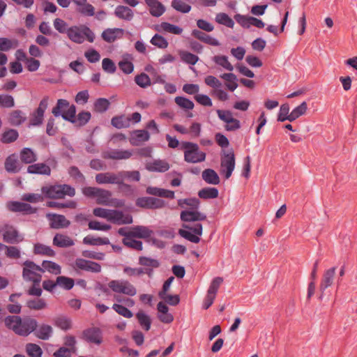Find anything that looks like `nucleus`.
Returning <instances> with one entry per match:
<instances>
[{
	"mask_svg": "<svg viewBox=\"0 0 357 357\" xmlns=\"http://www.w3.org/2000/svg\"><path fill=\"white\" fill-rule=\"evenodd\" d=\"M5 326L15 334L26 337L38 327V321L30 317L22 318L17 315H9L4 319Z\"/></svg>",
	"mask_w": 357,
	"mask_h": 357,
	"instance_id": "1",
	"label": "nucleus"
},
{
	"mask_svg": "<svg viewBox=\"0 0 357 357\" xmlns=\"http://www.w3.org/2000/svg\"><path fill=\"white\" fill-rule=\"evenodd\" d=\"M68 38L77 44H82L86 39L89 42L93 43L95 39V34L91 29L86 25L73 26L67 31Z\"/></svg>",
	"mask_w": 357,
	"mask_h": 357,
	"instance_id": "2",
	"label": "nucleus"
},
{
	"mask_svg": "<svg viewBox=\"0 0 357 357\" xmlns=\"http://www.w3.org/2000/svg\"><path fill=\"white\" fill-rule=\"evenodd\" d=\"M41 190L46 197L50 199H63L66 195L73 197L75 195V188L67 184L45 186Z\"/></svg>",
	"mask_w": 357,
	"mask_h": 357,
	"instance_id": "3",
	"label": "nucleus"
},
{
	"mask_svg": "<svg viewBox=\"0 0 357 357\" xmlns=\"http://www.w3.org/2000/svg\"><path fill=\"white\" fill-rule=\"evenodd\" d=\"M181 149L184 150V160L188 163H198L206 160V153L201 151L195 143L183 142Z\"/></svg>",
	"mask_w": 357,
	"mask_h": 357,
	"instance_id": "4",
	"label": "nucleus"
},
{
	"mask_svg": "<svg viewBox=\"0 0 357 357\" xmlns=\"http://www.w3.org/2000/svg\"><path fill=\"white\" fill-rule=\"evenodd\" d=\"M23 266V279L25 281L32 282L36 284L40 283L42 280V273H40V271H42L41 266L30 260L25 261Z\"/></svg>",
	"mask_w": 357,
	"mask_h": 357,
	"instance_id": "5",
	"label": "nucleus"
},
{
	"mask_svg": "<svg viewBox=\"0 0 357 357\" xmlns=\"http://www.w3.org/2000/svg\"><path fill=\"white\" fill-rule=\"evenodd\" d=\"M91 115L89 112L82 111L76 116V107L74 105L66 112L62 115V118L77 126H83L86 125L91 119Z\"/></svg>",
	"mask_w": 357,
	"mask_h": 357,
	"instance_id": "6",
	"label": "nucleus"
},
{
	"mask_svg": "<svg viewBox=\"0 0 357 357\" xmlns=\"http://www.w3.org/2000/svg\"><path fill=\"white\" fill-rule=\"evenodd\" d=\"M108 288L116 294H123L133 296L137 294V289L129 281L125 280H112L107 284Z\"/></svg>",
	"mask_w": 357,
	"mask_h": 357,
	"instance_id": "7",
	"label": "nucleus"
},
{
	"mask_svg": "<svg viewBox=\"0 0 357 357\" xmlns=\"http://www.w3.org/2000/svg\"><path fill=\"white\" fill-rule=\"evenodd\" d=\"M235 168V155L232 149L222 151L220 158V174L228 179Z\"/></svg>",
	"mask_w": 357,
	"mask_h": 357,
	"instance_id": "8",
	"label": "nucleus"
},
{
	"mask_svg": "<svg viewBox=\"0 0 357 357\" xmlns=\"http://www.w3.org/2000/svg\"><path fill=\"white\" fill-rule=\"evenodd\" d=\"M183 229L178 230V234L185 239L198 243L200 241L199 236L202 234V225L200 223H196L194 226L183 224Z\"/></svg>",
	"mask_w": 357,
	"mask_h": 357,
	"instance_id": "9",
	"label": "nucleus"
},
{
	"mask_svg": "<svg viewBox=\"0 0 357 357\" xmlns=\"http://www.w3.org/2000/svg\"><path fill=\"white\" fill-rule=\"evenodd\" d=\"M49 97L45 96L40 100L38 107L31 114L29 119V126H40L44 120L45 112L47 108Z\"/></svg>",
	"mask_w": 357,
	"mask_h": 357,
	"instance_id": "10",
	"label": "nucleus"
},
{
	"mask_svg": "<svg viewBox=\"0 0 357 357\" xmlns=\"http://www.w3.org/2000/svg\"><path fill=\"white\" fill-rule=\"evenodd\" d=\"M136 205L141 208L149 209H157L163 208L165 205V201L156 197H143L136 200Z\"/></svg>",
	"mask_w": 357,
	"mask_h": 357,
	"instance_id": "11",
	"label": "nucleus"
},
{
	"mask_svg": "<svg viewBox=\"0 0 357 357\" xmlns=\"http://www.w3.org/2000/svg\"><path fill=\"white\" fill-rule=\"evenodd\" d=\"M82 338L89 343L98 345L102 342V332L100 328L96 327L84 330L82 333Z\"/></svg>",
	"mask_w": 357,
	"mask_h": 357,
	"instance_id": "12",
	"label": "nucleus"
},
{
	"mask_svg": "<svg viewBox=\"0 0 357 357\" xmlns=\"http://www.w3.org/2000/svg\"><path fill=\"white\" fill-rule=\"evenodd\" d=\"M47 218L50 221V227L52 229L67 228L70 226V222L63 215L56 213H47Z\"/></svg>",
	"mask_w": 357,
	"mask_h": 357,
	"instance_id": "13",
	"label": "nucleus"
},
{
	"mask_svg": "<svg viewBox=\"0 0 357 357\" xmlns=\"http://www.w3.org/2000/svg\"><path fill=\"white\" fill-rule=\"evenodd\" d=\"M75 267L80 270L96 273L101 271V266L100 264L82 258H77L75 259Z\"/></svg>",
	"mask_w": 357,
	"mask_h": 357,
	"instance_id": "14",
	"label": "nucleus"
},
{
	"mask_svg": "<svg viewBox=\"0 0 357 357\" xmlns=\"http://www.w3.org/2000/svg\"><path fill=\"white\" fill-rule=\"evenodd\" d=\"M7 208L12 212H22L24 214H33L37 211L36 208L32 207L29 204L12 201L7 204Z\"/></svg>",
	"mask_w": 357,
	"mask_h": 357,
	"instance_id": "15",
	"label": "nucleus"
},
{
	"mask_svg": "<svg viewBox=\"0 0 357 357\" xmlns=\"http://www.w3.org/2000/svg\"><path fill=\"white\" fill-rule=\"evenodd\" d=\"M3 239L6 243L15 244L22 241L23 237L19 234L17 230L15 229L13 226L6 225L4 226Z\"/></svg>",
	"mask_w": 357,
	"mask_h": 357,
	"instance_id": "16",
	"label": "nucleus"
},
{
	"mask_svg": "<svg viewBox=\"0 0 357 357\" xmlns=\"http://www.w3.org/2000/svg\"><path fill=\"white\" fill-rule=\"evenodd\" d=\"M181 220L184 222H198L206 220V215L195 210H184L180 215Z\"/></svg>",
	"mask_w": 357,
	"mask_h": 357,
	"instance_id": "17",
	"label": "nucleus"
},
{
	"mask_svg": "<svg viewBox=\"0 0 357 357\" xmlns=\"http://www.w3.org/2000/svg\"><path fill=\"white\" fill-rule=\"evenodd\" d=\"M335 271L336 268L333 267L324 272L323 278L319 285V290L321 291V295L319 296L320 300L322 299L325 290L333 284L335 275Z\"/></svg>",
	"mask_w": 357,
	"mask_h": 357,
	"instance_id": "18",
	"label": "nucleus"
},
{
	"mask_svg": "<svg viewBox=\"0 0 357 357\" xmlns=\"http://www.w3.org/2000/svg\"><path fill=\"white\" fill-rule=\"evenodd\" d=\"M108 221L118 225L131 224L132 222V215H124L122 211L111 210Z\"/></svg>",
	"mask_w": 357,
	"mask_h": 357,
	"instance_id": "19",
	"label": "nucleus"
},
{
	"mask_svg": "<svg viewBox=\"0 0 357 357\" xmlns=\"http://www.w3.org/2000/svg\"><path fill=\"white\" fill-rule=\"evenodd\" d=\"M95 179L98 184H116V183H120L119 174H116L109 172L97 174Z\"/></svg>",
	"mask_w": 357,
	"mask_h": 357,
	"instance_id": "20",
	"label": "nucleus"
},
{
	"mask_svg": "<svg viewBox=\"0 0 357 357\" xmlns=\"http://www.w3.org/2000/svg\"><path fill=\"white\" fill-rule=\"evenodd\" d=\"M124 30L120 28L107 29L102 33V39L107 43H113L123 37Z\"/></svg>",
	"mask_w": 357,
	"mask_h": 357,
	"instance_id": "21",
	"label": "nucleus"
},
{
	"mask_svg": "<svg viewBox=\"0 0 357 357\" xmlns=\"http://www.w3.org/2000/svg\"><path fill=\"white\" fill-rule=\"evenodd\" d=\"M150 136L148 131L145 130H137L132 132L130 142L133 146H138L141 143L149 140Z\"/></svg>",
	"mask_w": 357,
	"mask_h": 357,
	"instance_id": "22",
	"label": "nucleus"
},
{
	"mask_svg": "<svg viewBox=\"0 0 357 357\" xmlns=\"http://www.w3.org/2000/svg\"><path fill=\"white\" fill-rule=\"evenodd\" d=\"M52 243L54 246L62 248L71 247L75 244L74 241L70 237L62 234H56Z\"/></svg>",
	"mask_w": 357,
	"mask_h": 357,
	"instance_id": "23",
	"label": "nucleus"
},
{
	"mask_svg": "<svg viewBox=\"0 0 357 357\" xmlns=\"http://www.w3.org/2000/svg\"><path fill=\"white\" fill-rule=\"evenodd\" d=\"M146 169L150 172H165L169 169V165L164 160H155L147 163Z\"/></svg>",
	"mask_w": 357,
	"mask_h": 357,
	"instance_id": "24",
	"label": "nucleus"
},
{
	"mask_svg": "<svg viewBox=\"0 0 357 357\" xmlns=\"http://www.w3.org/2000/svg\"><path fill=\"white\" fill-rule=\"evenodd\" d=\"M5 169L9 173H17L20 170L17 156L15 154L8 155L4 162Z\"/></svg>",
	"mask_w": 357,
	"mask_h": 357,
	"instance_id": "25",
	"label": "nucleus"
},
{
	"mask_svg": "<svg viewBox=\"0 0 357 357\" xmlns=\"http://www.w3.org/2000/svg\"><path fill=\"white\" fill-rule=\"evenodd\" d=\"M149 7V12L152 16L160 17L165 11V6L158 0H144Z\"/></svg>",
	"mask_w": 357,
	"mask_h": 357,
	"instance_id": "26",
	"label": "nucleus"
},
{
	"mask_svg": "<svg viewBox=\"0 0 357 357\" xmlns=\"http://www.w3.org/2000/svg\"><path fill=\"white\" fill-rule=\"evenodd\" d=\"M33 333L35 336L38 338L43 340H47L52 336L53 329L51 326L43 324L37 327Z\"/></svg>",
	"mask_w": 357,
	"mask_h": 357,
	"instance_id": "27",
	"label": "nucleus"
},
{
	"mask_svg": "<svg viewBox=\"0 0 357 357\" xmlns=\"http://www.w3.org/2000/svg\"><path fill=\"white\" fill-rule=\"evenodd\" d=\"M70 102L66 99L57 100L55 107L52 109V113L55 117L61 116L70 108Z\"/></svg>",
	"mask_w": 357,
	"mask_h": 357,
	"instance_id": "28",
	"label": "nucleus"
},
{
	"mask_svg": "<svg viewBox=\"0 0 357 357\" xmlns=\"http://www.w3.org/2000/svg\"><path fill=\"white\" fill-rule=\"evenodd\" d=\"M27 172L29 174L50 176L51 174V169L45 163H36L29 165L27 168Z\"/></svg>",
	"mask_w": 357,
	"mask_h": 357,
	"instance_id": "29",
	"label": "nucleus"
},
{
	"mask_svg": "<svg viewBox=\"0 0 357 357\" xmlns=\"http://www.w3.org/2000/svg\"><path fill=\"white\" fill-rule=\"evenodd\" d=\"M114 15L118 18L126 21H131L134 17L133 11L130 8L124 6H116Z\"/></svg>",
	"mask_w": 357,
	"mask_h": 357,
	"instance_id": "30",
	"label": "nucleus"
},
{
	"mask_svg": "<svg viewBox=\"0 0 357 357\" xmlns=\"http://www.w3.org/2000/svg\"><path fill=\"white\" fill-rule=\"evenodd\" d=\"M192 36H193L195 38H197L198 40H199L206 44L213 45V46L220 45V43L218 42V40L213 38L209 35H208L199 30L194 29L192 31Z\"/></svg>",
	"mask_w": 357,
	"mask_h": 357,
	"instance_id": "31",
	"label": "nucleus"
},
{
	"mask_svg": "<svg viewBox=\"0 0 357 357\" xmlns=\"http://www.w3.org/2000/svg\"><path fill=\"white\" fill-rule=\"evenodd\" d=\"M203 180L208 184L218 185L220 182V177L216 172L212 169H206L202 172Z\"/></svg>",
	"mask_w": 357,
	"mask_h": 357,
	"instance_id": "32",
	"label": "nucleus"
},
{
	"mask_svg": "<svg viewBox=\"0 0 357 357\" xmlns=\"http://www.w3.org/2000/svg\"><path fill=\"white\" fill-rule=\"evenodd\" d=\"M153 231L145 226H135L131 228V237L147 238L151 236Z\"/></svg>",
	"mask_w": 357,
	"mask_h": 357,
	"instance_id": "33",
	"label": "nucleus"
},
{
	"mask_svg": "<svg viewBox=\"0 0 357 357\" xmlns=\"http://www.w3.org/2000/svg\"><path fill=\"white\" fill-rule=\"evenodd\" d=\"M132 155V152L128 150L114 149L107 153L105 158L112 160H123L130 158Z\"/></svg>",
	"mask_w": 357,
	"mask_h": 357,
	"instance_id": "34",
	"label": "nucleus"
},
{
	"mask_svg": "<svg viewBox=\"0 0 357 357\" xmlns=\"http://www.w3.org/2000/svg\"><path fill=\"white\" fill-rule=\"evenodd\" d=\"M33 253L35 255H40L47 257H54L56 253L50 246L42 244L36 243L33 247Z\"/></svg>",
	"mask_w": 357,
	"mask_h": 357,
	"instance_id": "35",
	"label": "nucleus"
},
{
	"mask_svg": "<svg viewBox=\"0 0 357 357\" xmlns=\"http://www.w3.org/2000/svg\"><path fill=\"white\" fill-rule=\"evenodd\" d=\"M41 269L42 271H40V273L48 271L49 273L54 275L60 274L61 271V266L59 264L54 261L47 260H44L43 261Z\"/></svg>",
	"mask_w": 357,
	"mask_h": 357,
	"instance_id": "36",
	"label": "nucleus"
},
{
	"mask_svg": "<svg viewBox=\"0 0 357 357\" xmlns=\"http://www.w3.org/2000/svg\"><path fill=\"white\" fill-rule=\"evenodd\" d=\"M219 192L216 188L206 187L198 192V196L203 199H215L218 197Z\"/></svg>",
	"mask_w": 357,
	"mask_h": 357,
	"instance_id": "37",
	"label": "nucleus"
},
{
	"mask_svg": "<svg viewBox=\"0 0 357 357\" xmlns=\"http://www.w3.org/2000/svg\"><path fill=\"white\" fill-rule=\"evenodd\" d=\"M307 109V105L306 102H303L300 105L295 107L291 112L289 114V116L286 118L288 119V121L292 122L299 118L301 116L303 115Z\"/></svg>",
	"mask_w": 357,
	"mask_h": 357,
	"instance_id": "38",
	"label": "nucleus"
},
{
	"mask_svg": "<svg viewBox=\"0 0 357 357\" xmlns=\"http://www.w3.org/2000/svg\"><path fill=\"white\" fill-rule=\"evenodd\" d=\"M26 118L21 110H14L10 114L9 122L13 126H20L26 121Z\"/></svg>",
	"mask_w": 357,
	"mask_h": 357,
	"instance_id": "39",
	"label": "nucleus"
},
{
	"mask_svg": "<svg viewBox=\"0 0 357 357\" xmlns=\"http://www.w3.org/2000/svg\"><path fill=\"white\" fill-rule=\"evenodd\" d=\"M83 243L86 245H108L109 244V240L107 237L101 238L97 237L95 238L92 236H86L83 238Z\"/></svg>",
	"mask_w": 357,
	"mask_h": 357,
	"instance_id": "40",
	"label": "nucleus"
},
{
	"mask_svg": "<svg viewBox=\"0 0 357 357\" xmlns=\"http://www.w3.org/2000/svg\"><path fill=\"white\" fill-rule=\"evenodd\" d=\"M20 159L25 164H31L37 160L36 155L29 148H24L20 152Z\"/></svg>",
	"mask_w": 357,
	"mask_h": 357,
	"instance_id": "41",
	"label": "nucleus"
},
{
	"mask_svg": "<svg viewBox=\"0 0 357 357\" xmlns=\"http://www.w3.org/2000/svg\"><path fill=\"white\" fill-rule=\"evenodd\" d=\"M112 125L119 129L128 128L130 126V119L128 116L121 115L114 116L111 120Z\"/></svg>",
	"mask_w": 357,
	"mask_h": 357,
	"instance_id": "42",
	"label": "nucleus"
},
{
	"mask_svg": "<svg viewBox=\"0 0 357 357\" xmlns=\"http://www.w3.org/2000/svg\"><path fill=\"white\" fill-rule=\"evenodd\" d=\"M136 318L137 319L139 325L145 331H149L151 325V320L149 315L145 314L143 311H139L136 314Z\"/></svg>",
	"mask_w": 357,
	"mask_h": 357,
	"instance_id": "43",
	"label": "nucleus"
},
{
	"mask_svg": "<svg viewBox=\"0 0 357 357\" xmlns=\"http://www.w3.org/2000/svg\"><path fill=\"white\" fill-rule=\"evenodd\" d=\"M112 193L110 191L99 188V191L96 195V203L98 204H102L107 206L109 205V199L111 197Z\"/></svg>",
	"mask_w": 357,
	"mask_h": 357,
	"instance_id": "44",
	"label": "nucleus"
},
{
	"mask_svg": "<svg viewBox=\"0 0 357 357\" xmlns=\"http://www.w3.org/2000/svg\"><path fill=\"white\" fill-rule=\"evenodd\" d=\"M181 61L185 63L195 65L199 60V57L189 52L180 50L178 52Z\"/></svg>",
	"mask_w": 357,
	"mask_h": 357,
	"instance_id": "45",
	"label": "nucleus"
},
{
	"mask_svg": "<svg viewBox=\"0 0 357 357\" xmlns=\"http://www.w3.org/2000/svg\"><path fill=\"white\" fill-rule=\"evenodd\" d=\"M119 181H124L125 178H128L134 181H139L140 179V174L138 171H121L118 172Z\"/></svg>",
	"mask_w": 357,
	"mask_h": 357,
	"instance_id": "46",
	"label": "nucleus"
},
{
	"mask_svg": "<svg viewBox=\"0 0 357 357\" xmlns=\"http://www.w3.org/2000/svg\"><path fill=\"white\" fill-rule=\"evenodd\" d=\"M26 306L31 310H40L46 308L47 303L43 298L31 299L27 301Z\"/></svg>",
	"mask_w": 357,
	"mask_h": 357,
	"instance_id": "47",
	"label": "nucleus"
},
{
	"mask_svg": "<svg viewBox=\"0 0 357 357\" xmlns=\"http://www.w3.org/2000/svg\"><path fill=\"white\" fill-rule=\"evenodd\" d=\"M109 105L110 102L107 99L104 98H98L93 105L94 110L99 113H103L108 109Z\"/></svg>",
	"mask_w": 357,
	"mask_h": 357,
	"instance_id": "48",
	"label": "nucleus"
},
{
	"mask_svg": "<svg viewBox=\"0 0 357 357\" xmlns=\"http://www.w3.org/2000/svg\"><path fill=\"white\" fill-rule=\"evenodd\" d=\"M178 204L180 207H184V205L188 206L192 210L198 209L200 205V201L196 197L179 199Z\"/></svg>",
	"mask_w": 357,
	"mask_h": 357,
	"instance_id": "49",
	"label": "nucleus"
},
{
	"mask_svg": "<svg viewBox=\"0 0 357 357\" xmlns=\"http://www.w3.org/2000/svg\"><path fill=\"white\" fill-rule=\"evenodd\" d=\"M18 132L16 130L9 129L2 134L1 142L4 144L12 143L18 138Z\"/></svg>",
	"mask_w": 357,
	"mask_h": 357,
	"instance_id": "50",
	"label": "nucleus"
},
{
	"mask_svg": "<svg viewBox=\"0 0 357 357\" xmlns=\"http://www.w3.org/2000/svg\"><path fill=\"white\" fill-rule=\"evenodd\" d=\"M171 5L174 9L182 13H188L191 10V6L181 0H172Z\"/></svg>",
	"mask_w": 357,
	"mask_h": 357,
	"instance_id": "51",
	"label": "nucleus"
},
{
	"mask_svg": "<svg viewBox=\"0 0 357 357\" xmlns=\"http://www.w3.org/2000/svg\"><path fill=\"white\" fill-rule=\"evenodd\" d=\"M134 237L123 238V243L128 248L134 249L135 250L141 251L143 249L142 242L133 239Z\"/></svg>",
	"mask_w": 357,
	"mask_h": 357,
	"instance_id": "52",
	"label": "nucleus"
},
{
	"mask_svg": "<svg viewBox=\"0 0 357 357\" xmlns=\"http://www.w3.org/2000/svg\"><path fill=\"white\" fill-rule=\"evenodd\" d=\"M56 284L66 290H70L73 287L75 281L70 278L66 276H58L56 278Z\"/></svg>",
	"mask_w": 357,
	"mask_h": 357,
	"instance_id": "53",
	"label": "nucleus"
},
{
	"mask_svg": "<svg viewBox=\"0 0 357 357\" xmlns=\"http://www.w3.org/2000/svg\"><path fill=\"white\" fill-rule=\"evenodd\" d=\"M26 351L30 357H41L43 354V350L40 346L33 343L27 344Z\"/></svg>",
	"mask_w": 357,
	"mask_h": 357,
	"instance_id": "54",
	"label": "nucleus"
},
{
	"mask_svg": "<svg viewBox=\"0 0 357 357\" xmlns=\"http://www.w3.org/2000/svg\"><path fill=\"white\" fill-rule=\"evenodd\" d=\"M215 20L218 23L223 24L229 28H233L234 25L233 20L229 17L228 15L224 13L217 14Z\"/></svg>",
	"mask_w": 357,
	"mask_h": 357,
	"instance_id": "55",
	"label": "nucleus"
},
{
	"mask_svg": "<svg viewBox=\"0 0 357 357\" xmlns=\"http://www.w3.org/2000/svg\"><path fill=\"white\" fill-rule=\"evenodd\" d=\"M213 60L216 64L223 67L229 71H231L234 69L233 66L229 62L226 56H215L213 58Z\"/></svg>",
	"mask_w": 357,
	"mask_h": 357,
	"instance_id": "56",
	"label": "nucleus"
},
{
	"mask_svg": "<svg viewBox=\"0 0 357 357\" xmlns=\"http://www.w3.org/2000/svg\"><path fill=\"white\" fill-rule=\"evenodd\" d=\"M135 81L136 84L142 88H146L151 84L150 77L144 73H142L135 76Z\"/></svg>",
	"mask_w": 357,
	"mask_h": 357,
	"instance_id": "57",
	"label": "nucleus"
},
{
	"mask_svg": "<svg viewBox=\"0 0 357 357\" xmlns=\"http://www.w3.org/2000/svg\"><path fill=\"white\" fill-rule=\"evenodd\" d=\"M175 102L182 109H192L194 103L192 100L182 96H177L174 99Z\"/></svg>",
	"mask_w": 357,
	"mask_h": 357,
	"instance_id": "58",
	"label": "nucleus"
},
{
	"mask_svg": "<svg viewBox=\"0 0 357 357\" xmlns=\"http://www.w3.org/2000/svg\"><path fill=\"white\" fill-rule=\"evenodd\" d=\"M76 10L84 16L91 17L95 14L94 7L91 4L87 3L86 2L83 5L79 6Z\"/></svg>",
	"mask_w": 357,
	"mask_h": 357,
	"instance_id": "59",
	"label": "nucleus"
},
{
	"mask_svg": "<svg viewBox=\"0 0 357 357\" xmlns=\"http://www.w3.org/2000/svg\"><path fill=\"white\" fill-rule=\"evenodd\" d=\"M54 324L56 326L64 331H67L71 328V321L66 317H59L54 319Z\"/></svg>",
	"mask_w": 357,
	"mask_h": 357,
	"instance_id": "60",
	"label": "nucleus"
},
{
	"mask_svg": "<svg viewBox=\"0 0 357 357\" xmlns=\"http://www.w3.org/2000/svg\"><path fill=\"white\" fill-rule=\"evenodd\" d=\"M17 45V40H11L7 38H0V51L7 52Z\"/></svg>",
	"mask_w": 357,
	"mask_h": 357,
	"instance_id": "61",
	"label": "nucleus"
},
{
	"mask_svg": "<svg viewBox=\"0 0 357 357\" xmlns=\"http://www.w3.org/2000/svg\"><path fill=\"white\" fill-rule=\"evenodd\" d=\"M151 43L160 49H165L169 45L167 40L163 36L157 33L151 38Z\"/></svg>",
	"mask_w": 357,
	"mask_h": 357,
	"instance_id": "62",
	"label": "nucleus"
},
{
	"mask_svg": "<svg viewBox=\"0 0 357 357\" xmlns=\"http://www.w3.org/2000/svg\"><path fill=\"white\" fill-rule=\"evenodd\" d=\"M160 27L164 31L176 35H179L183 32L182 28L168 22H162Z\"/></svg>",
	"mask_w": 357,
	"mask_h": 357,
	"instance_id": "63",
	"label": "nucleus"
},
{
	"mask_svg": "<svg viewBox=\"0 0 357 357\" xmlns=\"http://www.w3.org/2000/svg\"><path fill=\"white\" fill-rule=\"evenodd\" d=\"M15 106V100L12 96L8 94H0V107L11 108Z\"/></svg>",
	"mask_w": 357,
	"mask_h": 357,
	"instance_id": "64",
	"label": "nucleus"
}]
</instances>
